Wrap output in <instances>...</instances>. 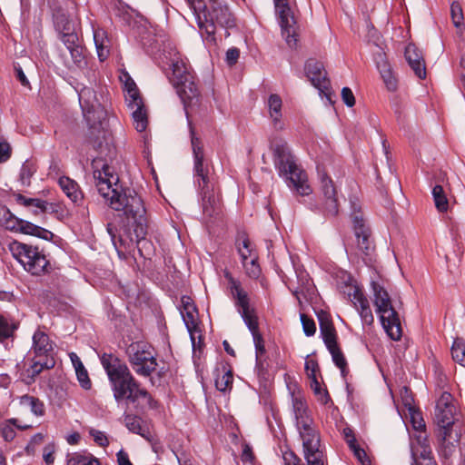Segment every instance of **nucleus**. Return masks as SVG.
Instances as JSON below:
<instances>
[{"mask_svg":"<svg viewBox=\"0 0 465 465\" xmlns=\"http://www.w3.org/2000/svg\"><path fill=\"white\" fill-rule=\"evenodd\" d=\"M94 180L99 194L109 206L132 221L137 242L144 239L147 228L146 210L142 197L133 188H123L114 169L103 159L92 163Z\"/></svg>","mask_w":465,"mask_h":465,"instance_id":"f257e3e1","label":"nucleus"},{"mask_svg":"<svg viewBox=\"0 0 465 465\" xmlns=\"http://www.w3.org/2000/svg\"><path fill=\"white\" fill-rule=\"evenodd\" d=\"M101 362L112 383L114 396L117 401L126 399L134 403L141 398L150 401L149 393L140 387L125 363L111 354H104Z\"/></svg>","mask_w":465,"mask_h":465,"instance_id":"f03ea898","label":"nucleus"},{"mask_svg":"<svg viewBox=\"0 0 465 465\" xmlns=\"http://www.w3.org/2000/svg\"><path fill=\"white\" fill-rule=\"evenodd\" d=\"M292 409L296 428L302 440L305 460L312 465H321L320 437L307 402L300 392H292Z\"/></svg>","mask_w":465,"mask_h":465,"instance_id":"7ed1b4c3","label":"nucleus"},{"mask_svg":"<svg viewBox=\"0 0 465 465\" xmlns=\"http://www.w3.org/2000/svg\"><path fill=\"white\" fill-rule=\"evenodd\" d=\"M168 48L169 50H163V55L172 67L171 82L186 108L194 99H197L198 87L186 57L181 54L175 47L169 46Z\"/></svg>","mask_w":465,"mask_h":465,"instance_id":"20e7f679","label":"nucleus"},{"mask_svg":"<svg viewBox=\"0 0 465 465\" xmlns=\"http://www.w3.org/2000/svg\"><path fill=\"white\" fill-rule=\"evenodd\" d=\"M274 165L279 175L288 181L300 195H309L312 190L308 184L306 173L296 163L286 142L275 141L272 143Z\"/></svg>","mask_w":465,"mask_h":465,"instance_id":"39448f33","label":"nucleus"},{"mask_svg":"<svg viewBox=\"0 0 465 465\" xmlns=\"http://www.w3.org/2000/svg\"><path fill=\"white\" fill-rule=\"evenodd\" d=\"M191 143L193 154V170L195 183L202 196L203 211L207 216H213L215 213L217 203L213 194V183L208 176V167L205 163L204 153L201 140L195 135L194 129L188 121Z\"/></svg>","mask_w":465,"mask_h":465,"instance_id":"423d86ee","label":"nucleus"},{"mask_svg":"<svg viewBox=\"0 0 465 465\" xmlns=\"http://www.w3.org/2000/svg\"><path fill=\"white\" fill-rule=\"evenodd\" d=\"M202 35L205 41L215 43L216 25L230 29L236 25L235 18L227 5L220 0H209V5H203L201 11L195 14Z\"/></svg>","mask_w":465,"mask_h":465,"instance_id":"0eeeda50","label":"nucleus"},{"mask_svg":"<svg viewBox=\"0 0 465 465\" xmlns=\"http://www.w3.org/2000/svg\"><path fill=\"white\" fill-rule=\"evenodd\" d=\"M225 277L228 280L230 292L238 312L252 335L256 356L259 357L265 352V347L263 338L259 331L258 317L255 310L251 308L248 294L242 289L241 282L229 272H225Z\"/></svg>","mask_w":465,"mask_h":465,"instance_id":"6e6552de","label":"nucleus"},{"mask_svg":"<svg viewBox=\"0 0 465 465\" xmlns=\"http://www.w3.org/2000/svg\"><path fill=\"white\" fill-rule=\"evenodd\" d=\"M457 415L454 399L449 392H443L436 403L435 420L440 427L439 437L444 455L448 456L454 450V443L458 441V433H452V426Z\"/></svg>","mask_w":465,"mask_h":465,"instance_id":"1a4fd4ad","label":"nucleus"},{"mask_svg":"<svg viewBox=\"0 0 465 465\" xmlns=\"http://www.w3.org/2000/svg\"><path fill=\"white\" fill-rule=\"evenodd\" d=\"M371 287L375 312L380 317L384 331L391 340L399 341L402 335L401 320L398 312L392 306L388 292L381 284L375 281H371Z\"/></svg>","mask_w":465,"mask_h":465,"instance_id":"9d476101","label":"nucleus"},{"mask_svg":"<svg viewBox=\"0 0 465 465\" xmlns=\"http://www.w3.org/2000/svg\"><path fill=\"white\" fill-rule=\"evenodd\" d=\"M8 248L13 257L22 264L26 272L33 275H41L47 272L49 262L43 250L17 241L10 242Z\"/></svg>","mask_w":465,"mask_h":465,"instance_id":"9b49d317","label":"nucleus"},{"mask_svg":"<svg viewBox=\"0 0 465 465\" xmlns=\"http://www.w3.org/2000/svg\"><path fill=\"white\" fill-rule=\"evenodd\" d=\"M128 361L136 374L143 377H149L157 367L151 345L136 341L132 342L126 348Z\"/></svg>","mask_w":465,"mask_h":465,"instance_id":"f8f14e48","label":"nucleus"},{"mask_svg":"<svg viewBox=\"0 0 465 465\" xmlns=\"http://www.w3.org/2000/svg\"><path fill=\"white\" fill-rule=\"evenodd\" d=\"M275 12L279 18L282 35L290 47L297 44L296 19L288 0H273Z\"/></svg>","mask_w":465,"mask_h":465,"instance_id":"ddd939ff","label":"nucleus"},{"mask_svg":"<svg viewBox=\"0 0 465 465\" xmlns=\"http://www.w3.org/2000/svg\"><path fill=\"white\" fill-rule=\"evenodd\" d=\"M5 226L11 232L33 235L44 240H50L54 236L52 232L37 226L28 221L17 218L9 212L8 217L5 219Z\"/></svg>","mask_w":465,"mask_h":465,"instance_id":"4468645a","label":"nucleus"},{"mask_svg":"<svg viewBox=\"0 0 465 465\" xmlns=\"http://www.w3.org/2000/svg\"><path fill=\"white\" fill-rule=\"evenodd\" d=\"M318 175L320 189L323 195L324 212L327 215L335 216L338 213L339 203L333 181L320 168H318Z\"/></svg>","mask_w":465,"mask_h":465,"instance_id":"2eb2a0df","label":"nucleus"},{"mask_svg":"<svg viewBox=\"0 0 465 465\" xmlns=\"http://www.w3.org/2000/svg\"><path fill=\"white\" fill-rule=\"evenodd\" d=\"M305 72L307 77L321 93H323L328 100L331 101V94H329V80L326 75L322 64L315 59H309L305 64Z\"/></svg>","mask_w":465,"mask_h":465,"instance_id":"dca6fc26","label":"nucleus"},{"mask_svg":"<svg viewBox=\"0 0 465 465\" xmlns=\"http://www.w3.org/2000/svg\"><path fill=\"white\" fill-rule=\"evenodd\" d=\"M411 465H437L431 455V448L425 433L415 436L411 442Z\"/></svg>","mask_w":465,"mask_h":465,"instance_id":"f3484780","label":"nucleus"},{"mask_svg":"<svg viewBox=\"0 0 465 465\" xmlns=\"http://www.w3.org/2000/svg\"><path fill=\"white\" fill-rule=\"evenodd\" d=\"M33 344L30 353L35 358H54V343L50 340L48 334L41 329H37L33 337Z\"/></svg>","mask_w":465,"mask_h":465,"instance_id":"a211bd4d","label":"nucleus"},{"mask_svg":"<svg viewBox=\"0 0 465 465\" xmlns=\"http://www.w3.org/2000/svg\"><path fill=\"white\" fill-rule=\"evenodd\" d=\"M266 108L272 126L276 131H282L285 124L282 116V100L279 94H272L266 101Z\"/></svg>","mask_w":465,"mask_h":465,"instance_id":"6ab92c4d","label":"nucleus"},{"mask_svg":"<svg viewBox=\"0 0 465 465\" xmlns=\"http://www.w3.org/2000/svg\"><path fill=\"white\" fill-rule=\"evenodd\" d=\"M353 229L357 238V245L365 254H369L372 249L370 229L365 225L361 216L355 214L353 216Z\"/></svg>","mask_w":465,"mask_h":465,"instance_id":"aec40b11","label":"nucleus"},{"mask_svg":"<svg viewBox=\"0 0 465 465\" xmlns=\"http://www.w3.org/2000/svg\"><path fill=\"white\" fill-rule=\"evenodd\" d=\"M405 58L414 74L420 79H424L426 77L425 63L420 51L415 45L409 44L406 46Z\"/></svg>","mask_w":465,"mask_h":465,"instance_id":"412c9836","label":"nucleus"},{"mask_svg":"<svg viewBox=\"0 0 465 465\" xmlns=\"http://www.w3.org/2000/svg\"><path fill=\"white\" fill-rule=\"evenodd\" d=\"M121 81L124 83V91H125V102L129 109H134L138 106L144 105L143 102V98L140 95L139 90L137 88L136 84L131 78V76L124 73L120 77Z\"/></svg>","mask_w":465,"mask_h":465,"instance_id":"4be33fe9","label":"nucleus"},{"mask_svg":"<svg viewBox=\"0 0 465 465\" xmlns=\"http://www.w3.org/2000/svg\"><path fill=\"white\" fill-rule=\"evenodd\" d=\"M55 364L54 358H35L32 359V364L25 370V382L30 384L44 371L52 369Z\"/></svg>","mask_w":465,"mask_h":465,"instance_id":"5701e85b","label":"nucleus"},{"mask_svg":"<svg viewBox=\"0 0 465 465\" xmlns=\"http://www.w3.org/2000/svg\"><path fill=\"white\" fill-rule=\"evenodd\" d=\"M58 184L73 203L79 204L83 201V193L75 181L67 176H63L59 178Z\"/></svg>","mask_w":465,"mask_h":465,"instance_id":"b1692460","label":"nucleus"},{"mask_svg":"<svg viewBox=\"0 0 465 465\" xmlns=\"http://www.w3.org/2000/svg\"><path fill=\"white\" fill-rule=\"evenodd\" d=\"M233 375L231 368L226 364L215 370V387L222 392L230 391L232 388Z\"/></svg>","mask_w":465,"mask_h":465,"instance_id":"393cba45","label":"nucleus"},{"mask_svg":"<svg viewBox=\"0 0 465 465\" xmlns=\"http://www.w3.org/2000/svg\"><path fill=\"white\" fill-rule=\"evenodd\" d=\"M181 314L184 324L190 333L191 341L195 348V333H199L200 330L198 327L197 310L195 306H189L186 311L182 310Z\"/></svg>","mask_w":465,"mask_h":465,"instance_id":"a878e982","label":"nucleus"},{"mask_svg":"<svg viewBox=\"0 0 465 465\" xmlns=\"http://www.w3.org/2000/svg\"><path fill=\"white\" fill-rule=\"evenodd\" d=\"M75 90L78 94L79 103L82 107V110L86 115V114H90L95 107L97 104L96 94L93 88L91 87H75Z\"/></svg>","mask_w":465,"mask_h":465,"instance_id":"bb28decb","label":"nucleus"},{"mask_svg":"<svg viewBox=\"0 0 465 465\" xmlns=\"http://www.w3.org/2000/svg\"><path fill=\"white\" fill-rule=\"evenodd\" d=\"M20 408L23 410H30V411L36 417L45 415V407L42 401L35 396L25 394L17 399Z\"/></svg>","mask_w":465,"mask_h":465,"instance_id":"cd10ccee","label":"nucleus"},{"mask_svg":"<svg viewBox=\"0 0 465 465\" xmlns=\"http://www.w3.org/2000/svg\"><path fill=\"white\" fill-rule=\"evenodd\" d=\"M15 428L20 430H25L31 428V425L22 423L18 419L11 418L0 423L1 435L5 441H11L15 439L16 433Z\"/></svg>","mask_w":465,"mask_h":465,"instance_id":"c85d7f7f","label":"nucleus"},{"mask_svg":"<svg viewBox=\"0 0 465 465\" xmlns=\"http://www.w3.org/2000/svg\"><path fill=\"white\" fill-rule=\"evenodd\" d=\"M94 41L99 60L104 61L109 55V39L105 31L100 28L95 29L94 31Z\"/></svg>","mask_w":465,"mask_h":465,"instance_id":"c756f323","label":"nucleus"},{"mask_svg":"<svg viewBox=\"0 0 465 465\" xmlns=\"http://www.w3.org/2000/svg\"><path fill=\"white\" fill-rule=\"evenodd\" d=\"M432 197L435 207L439 212L444 213L448 211L449 201L441 185L437 184L432 188Z\"/></svg>","mask_w":465,"mask_h":465,"instance_id":"7c9ffc66","label":"nucleus"},{"mask_svg":"<svg viewBox=\"0 0 465 465\" xmlns=\"http://www.w3.org/2000/svg\"><path fill=\"white\" fill-rule=\"evenodd\" d=\"M321 334L322 336L323 341L327 347V349H333V347L338 346L336 341V331L332 325V323H322L321 326Z\"/></svg>","mask_w":465,"mask_h":465,"instance_id":"2f4dec72","label":"nucleus"},{"mask_svg":"<svg viewBox=\"0 0 465 465\" xmlns=\"http://www.w3.org/2000/svg\"><path fill=\"white\" fill-rule=\"evenodd\" d=\"M132 110L134 125L138 132H143L147 126V114L144 105L135 107Z\"/></svg>","mask_w":465,"mask_h":465,"instance_id":"473e14b6","label":"nucleus"},{"mask_svg":"<svg viewBox=\"0 0 465 465\" xmlns=\"http://www.w3.org/2000/svg\"><path fill=\"white\" fill-rule=\"evenodd\" d=\"M238 253L242 259V262L251 260L252 257H258L255 250L247 238H242V242L237 244Z\"/></svg>","mask_w":465,"mask_h":465,"instance_id":"72a5a7b5","label":"nucleus"},{"mask_svg":"<svg viewBox=\"0 0 465 465\" xmlns=\"http://www.w3.org/2000/svg\"><path fill=\"white\" fill-rule=\"evenodd\" d=\"M67 465H100L97 459L84 456L81 453H73L68 456Z\"/></svg>","mask_w":465,"mask_h":465,"instance_id":"f704fd0d","label":"nucleus"},{"mask_svg":"<svg viewBox=\"0 0 465 465\" xmlns=\"http://www.w3.org/2000/svg\"><path fill=\"white\" fill-rule=\"evenodd\" d=\"M451 355L455 361L465 367V341L455 340L451 347Z\"/></svg>","mask_w":465,"mask_h":465,"instance_id":"c9c22d12","label":"nucleus"},{"mask_svg":"<svg viewBox=\"0 0 465 465\" xmlns=\"http://www.w3.org/2000/svg\"><path fill=\"white\" fill-rule=\"evenodd\" d=\"M329 351L331 354L333 362L341 370L342 376L345 377L348 370L347 361L344 358V355L342 354L338 346L333 347V349H329Z\"/></svg>","mask_w":465,"mask_h":465,"instance_id":"e433bc0d","label":"nucleus"},{"mask_svg":"<svg viewBox=\"0 0 465 465\" xmlns=\"http://www.w3.org/2000/svg\"><path fill=\"white\" fill-rule=\"evenodd\" d=\"M379 72L386 85V88L391 92L395 91L397 89L398 84L397 79L392 72L391 66L380 70Z\"/></svg>","mask_w":465,"mask_h":465,"instance_id":"4c0bfd02","label":"nucleus"},{"mask_svg":"<svg viewBox=\"0 0 465 465\" xmlns=\"http://www.w3.org/2000/svg\"><path fill=\"white\" fill-rule=\"evenodd\" d=\"M258 257H252L251 260H247L245 262H242L245 269L246 274L252 279L259 277L261 273L260 265L257 262Z\"/></svg>","mask_w":465,"mask_h":465,"instance_id":"58836bf2","label":"nucleus"},{"mask_svg":"<svg viewBox=\"0 0 465 465\" xmlns=\"http://www.w3.org/2000/svg\"><path fill=\"white\" fill-rule=\"evenodd\" d=\"M35 169L32 163L29 162L24 163L20 170V182L24 186H29L31 183V178L35 173Z\"/></svg>","mask_w":465,"mask_h":465,"instance_id":"ea45409f","label":"nucleus"},{"mask_svg":"<svg viewBox=\"0 0 465 465\" xmlns=\"http://www.w3.org/2000/svg\"><path fill=\"white\" fill-rule=\"evenodd\" d=\"M125 426L127 429L132 431L133 433H136L142 436H144L143 432V429L141 426V419L133 416V415H126L124 418Z\"/></svg>","mask_w":465,"mask_h":465,"instance_id":"a19ab883","label":"nucleus"},{"mask_svg":"<svg viewBox=\"0 0 465 465\" xmlns=\"http://www.w3.org/2000/svg\"><path fill=\"white\" fill-rule=\"evenodd\" d=\"M15 198V201L23 204L24 206H33L35 208V210H39V207H45L46 205L44 203L43 200L36 199V198H26L21 193H16L14 195Z\"/></svg>","mask_w":465,"mask_h":465,"instance_id":"79ce46f5","label":"nucleus"},{"mask_svg":"<svg viewBox=\"0 0 465 465\" xmlns=\"http://www.w3.org/2000/svg\"><path fill=\"white\" fill-rule=\"evenodd\" d=\"M410 417H411V422L412 424V427L415 430H417L420 433H424L422 430L425 428V422L421 417V414L414 409H411L408 411Z\"/></svg>","mask_w":465,"mask_h":465,"instance_id":"37998d69","label":"nucleus"},{"mask_svg":"<svg viewBox=\"0 0 465 465\" xmlns=\"http://www.w3.org/2000/svg\"><path fill=\"white\" fill-rule=\"evenodd\" d=\"M320 460H321V465H324L323 454H322V450H321ZM282 461H283V465H300L299 464L300 459L294 454V452H292V450H289L282 452ZM306 461H307V465H312L309 463V461L307 460H306Z\"/></svg>","mask_w":465,"mask_h":465,"instance_id":"c03bdc74","label":"nucleus"},{"mask_svg":"<svg viewBox=\"0 0 465 465\" xmlns=\"http://www.w3.org/2000/svg\"><path fill=\"white\" fill-rule=\"evenodd\" d=\"M450 15L455 27L460 28L462 25L463 13L461 5L458 2H453L450 5Z\"/></svg>","mask_w":465,"mask_h":465,"instance_id":"a18cd8bd","label":"nucleus"},{"mask_svg":"<svg viewBox=\"0 0 465 465\" xmlns=\"http://www.w3.org/2000/svg\"><path fill=\"white\" fill-rule=\"evenodd\" d=\"M71 57L73 59L74 64L79 67L83 68L86 65V60L83 54V48L81 45L74 47L71 50H69Z\"/></svg>","mask_w":465,"mask_h":465,"instance_id":"49530a36","label":"nucleus"},{"mask_svg":"<svg viewBox=\"0 0 465 465\" xmlns=\"http://www.w3.org/2000/svg\"><path fill=\"white\" fill-rule=\"evenodd\" d=\"M352 302L358 312L370 306L368 299L358 289H356L353 292Z\"/></svg>","mask_w":465,"mask_h":465,"instance_id":"de8ad7c7","label":"nucleus"},{"mask_svg":"<svg viewBox=\"0 0 465 465\" xmlns=\"http://www.w3.org/2000/svg\"><path fill=\"white\" fill-rule=\"evenodd\" d=\"M61 40L66 48L69 50L79 46L78 36L75 33H63L61 35Z\"/></svg>","mask_w":465,"mask_h":465,"instance_id":"09e8293b","label":"nucleus"},{"mask_svg":"<svg viewBox=\"0 0 465 465\" xmlns=\"http://www.w3.org/2000/svg\"><path fill=\"white\" fill-rule=\"evenodd\" d=\"M55 445L49 443L43 449V460L46 465H53L54 462Z\"/></svg>","mask_w":465,"mask_h":465,"instance_id":"8fccbe9b","label":"nucleus"},{"mask_svg":"<svg viewBox=\"0 0 465 465\" xmlns=\"http://www.w3.org/2000/svg\"><path fill=\"white\" fill-rule=\"evenodd\" d=\"M302 329L307 336H312L316 331V325L313 320L308 318L305 314H301Z\"/></svg>","mask_w":465,"mask_h":465,"instance_id":"3c124183","label":"nucleus"},{"mask_svg":"<svg viewBox=\"0 0 465 465\" xmlns=\"http://www.w3.org/2000/svg\"><path fill=\"white\" fill-rule=\"evenodd\" d=\"M311 379V388L314 391L316 395L321 396V401L323 403H327L329 400L328 392L325 390H322L321 387L320 382L318 381L317 378H310Z\"/></svg>","mask_w":465,"mask_h":465,"instance_id":"603ef678","label":"nucleus"},{"mask_svg":"<svg viewBox=\"0 0 465 465\" xmlns=\"http://www.w3.org/2000/svg\"><path fill=\"white\" fill-rule=\"evenodd\" d=\"M13 329L9 325L6 319L0 315V342L5 341L10 336H12Z\"/></svg>","mask_w":465,"mask_h":465,"instance_id":"864d4df0","label":"nucleus"},{"mask_svg":"<svg viewBox=\"0 0 465 465\" xmlns=\"http://www.w3.org/2000/svg\"><path fill=\"white\" fill-rule=\"evenodd\" d=\"M89 433L93 437L95 443L99 446L106 447L109 444V440L104 432L95 429H91Z\"/></svg>","mask_w":465,"mask_h":465,"instance_id":"5fc2aeb1","label":"nucleus"},{"mask_svg":"<svg viewBox=\"0 0 465 465\" xmlns=\"http://www.w3.org/2000/svg\"><path fill=\"white\" fill-rule=\"evenodd\" d=\"M75 373H76L77 381H79L81 387L84 390H90L92 387V382L89 378L87 370L84 369V371H80Z\"/></svg>","mask_w":465,"mask_h":465,"instance_id":"6e6d98bb","label":"nucleus"},{"mask_svg":"<svg viewBox=\"0 0 465 465\" xmlns=\"http://www.w3.org/2000/svg\"><path fill=\"white\" fill-rule=\"evenodd\" d=\"M374 61L379 71L391 66L386 54L382 51H379L374 54Z\"/></svg>","mask_w":465,"mask_h":465,"instance_id":"4d7b16f0","label":"nucleus"},{"mask_svg":"<svg viewBox=\"0 0 465 465\" xmlns=\"http://www.w3.org/2000/svg\"><path fill=\"white\" fill-rule=\"evenodd\" d=\"M351 450L353 451L354 456L361 465H371V460L368 458L364 450L360 448L357 444L354 446V448H351Z\"/></svg>","mask_w":465,"mask_h":465,"instance_id":"13d9d810","label":"nucleus"},{"mask_svg":"<svg viewBox=\"0 0 465 465\" xmlns=\"http://www.w3.org/2000/svg\"><path fill=\"white\" fill-rule=\"evenodd\" d=\"M240 56V50L236 47L229 48L226 52V63L232 66L235 64L239 59Z\"/></svg>","mask_w":465,"mask_h":465,"instance_id":"bf43d9fd","label":"nucleus"},{"mask_svg":"<svg viewBox=\"0 0 465 465\" xmlns=\"http://www.w3.org/2000/svg\"><path fill=\"white\" fill-rule=\"evenodd\" d=\"M341 98L344 104L349 107H352L355 104V98L353 93L349 87L342 88Z\"/></svg>","mask_w":465,"mask_h":465,"instance_id":"052dcab7","label":"nucleus"},{"mask_svg":"<svg viewBox=\"0 0 465 465\" xmlns=\"http://www.w3.org/2000/svg\"><path fill=\"white\" fill-rule=\"evenodd\" d=\"M359 313L364 324L371 325L373 323L374 317L370 306L363 310H360Z\"/></svg>","mask_w":465,"mask_h":465,"instance_id":"680f3d73","label":"nucleus"},{"mask_svg":"<svg viewBox=\"0 0 465 465\" xmlns=\"http://www.w3.org/2000/svg\"><path fill=\"white\" fill-rule=\"evenodd\" d=\"M44 203L46 205L45 207H39V210H34V214L37 215L42 213H58V210L60 207L54 203H49L46 201H44Z\"/></svg>","mask_w":465,"mask_h":465,"instance_id":"e2e57ef3","label":"nucleus"},{"mask_svg":"<svg viewBox=\"0 0 465 465\" xmlns=\"http://www.w3.org/2000/svg\"><path fill=\"white\" fill-rule=\"evenodd\" d=\"M318 370V363L314 360H307L305 361V371L309 378L316 377V371Z\"/></svg>","mask_w":465,"mask_h":465,"instance_id":"0e129e2a","label":"nucleus"},{"mask_svg":"<svg viewBox=\"0 0 465 465\" xmlns=\"http://www.w3.org/2000/svg\"><path fill=\"white\" fill-rule=\"evenodd\" d=\"M11 154V147L7 143H0V163L9 159Z\"/></svg>","mask_w":465,"mask_h":465,"instance_id":"69168bd1","label":"nucleus"},{"mask_svg":"<svg viewBox=\"0 0 465 465\" xmlns=\"http://www.w3.org/2000/svg\"><path fill=\"white\" fill-rule=\"evenodd\" d=\"M409 393H410V390L408 388L404 387L401 391V397H402L403 404L408 409V411L411 409H414V407L412 405L413 399Z\"/></svg>","mask_w":465,"mask_h":465,"instance_id":"338daca9","label":"nucleus"},{"mask_svg":"<svg viewBox=\"0 0 465 465\" xmlns=\"http://www.w3.org/2000/svg\"><path fill=\"white\" fill-rule=\"evenodd\" d=\"M116 457L118 465H133L129 460L128 454L124 450H120L117 452Z\"/></svg>","mask_w":465,"mask_h":465,"instance_id":"774afa93","label":"nucleus"}]
</instances>
